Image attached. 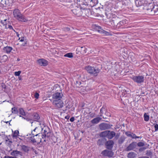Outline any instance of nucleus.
<instances>
[{
    "label": "nucleus",
    "instance_id": "f257e3e1",
    "mask_svg": "<svg viewBox=\"0 0 158 158\" xmlns=\"http://www.w3.org/2000/svg\"><path fill=\"white\" fill-rule=\"evenodd\" d=\"M13 14L14 17L18 21L21 22H26L27 20L25 18L24 16L21 14L20 10L15 9L13 10Z\"/></svg>",
    "mask_w": 158,
    "mask_h": 158
},
{
    "label": "nucleus",
    "instance_id": "f03ea898",
    "mask_svg": "<svg viewBox=\"0 0 158 158\" xmlns=\"http://www.w3.org/2000/svg\"><path fill=\"white\" fill-rule=\"evenodd\" d=\"M85 69L88 73L94 76H96L100 72V70L98 68L90 66L86 67Z\"/></svg>",
    "mask_w": 158,
    "mask_h": 158
},
{
    "label": "nucleus",
    "instance_id": "7ed1b4c3",
    "mask_svg": "<svg viewBox=\"0 0 158 158\" xmlns=\"http://www.w3.org/2000/svg\"><path fill=\"white\" fill-rule=\"evenodd\" d=\"M131 78L135 82L139 84L143 83L144 81V77L143 75L133 76Z\"/></svg>",
    "mask_w": 158,
    "mask_h": 158
},
{
    "label": "nucleus",
    "instance_id": "20e7f679",
    "mask_svg": "<svg viewBox=\"0 0 158 158\" xmlns=\"http://www.w3.org/2000/svg\"><path fill=\"white\" fill-rule=\"evenodd\" d=\"M44 128H41L40 127H36L35 129H34L32 131H31V134L33 136V137H37V136H39L40 137V136L41 134L40 133L41 131V130H43Z\"/></svg>",
    "mask_w": 158,
    "mask_h": 158
},
{
    "label": "nucleus",
    "instance_id": "39448f33",
    "mask_svg": "<svg viewBox=\"0 0 158 158\" xmlns=\"http://www.w3.org/2000/svg\"><path fill=\"white\" fill-rule=\"evenodd\" d=\"M52 102L53 105L56 108H61L63 106L64 103L61 100H52Z\"/></svg>",
    "mask_w": 158,
    "mask_h": 158
},
{
    "label": "nucleus",
    "instance_id": "423d86ee",
    "mask_svg": "<svg viewBox=\"0 0 158 158\" xmlns=\"http://www.w3.org/2000/svg\"><path fill=\"white\" fill-rule=\"evenodd\" d=\"M135 3L137 7L141 6H146L147 5L148 2L146 0H135Z\"/></svg>",
    "mask_w": 158,
    "mask_h": 158
},
{
    "label": "nucleus",
    "instance_id": "0eeeda50",
    "mask_svg": "<svg viewBox=\"0 0 158 158\" xmlns=\"http://www.w3.org/2000/svg\"><path fill=\"white\" fill-rule=\"evenodd\" d=\"M63 96V94L61 93L60 92L55 93L52 95L53 100H61V99Z\"/></svg>",
    "mask_w": 158,
    "mask_h": 158
},
{
    "label": "nucleus",
    "instance_id": "6e6552de",
    "mask_svg": "<svg viewBox=\"0 0 158 158\" xmlns=\"http://www.w3.org/2000/svg\"><path fill=\"white\" fill-rule=\"evenodd\" d=\"M102 155L109 157H111L113 155V153L111 150H106L102 152Z\"/></svg>",
    "mask_w": 158,
    "mask_h": 158
},
{
    "label": "nucleus",
    "instance_id": "1a4fd4ad",
    "mask_svg": "<svg viewBox=\"0 0 158 158\" xmlns=\"http://www.w3.org/2000/svg\"><path fill=\"white\" fill-rule=\"evenodd\" d=\"M137 143L136 142H133L130 143L126 148V150L130 151L133 150L137 146Z\"/></svg>",
    "mask_w": 158,
    "mask_h": 158
},
{
    "label": "nucleus",
    "instance_id": "9d476101",
    "mask_svg": "<svg viewBox=\"0 0 158 158\" xmlns=\"http://www.w3.org/2000/svg\"><path fill=\"white\" fill-rule=\"evenodd\" d=\"M37 63L40 65L44 66H46L48 64V61L42 59L37 60Z\"/></svg>",
    "mask_w": 158,
    "mask_h": 158
},
{
    "label": "nucleus",
    "instance_id": "9b49d317",
    "mask_svg": "<svg viewBox=\"0 0 158 158\" xmlns=\"http://www.w3.org/2000/svg\"><path fill=\"white\" fill-rule=\"evenodd\" d=\"M110 127V125L107 123H103L100 125V128L102 130L107 129Z\"/></svg>",
    "mask_w": 158,
    "mask_h": 158
},
{
    "label": "nucleus",
    "instance_id": "f8f14e48",
    "mask_svg": "<svg viewBox=\"0 0 158 158\" xmlns=\"http://www.w3.org/2000/svg\"><path fill=\"white\" fill-rule=\"evenodd\" d=\"M114 142L112 140H109L106 142V145L107 149H111L113 147Z\"/></svg>",
    "mask_w": 158,
    "mask_h": 158
},
{
    "label": "nucleus",
    "instance_id": "ddd939ff",
    "mask_svg": "<svg viewBox=\"0 0 158 158\" xmlns=\"http://www.w3.org/2000/svg\"><path fill=\"white\" fill-rule=\"evenodd\" d=\"M72 11L73 14L78 17L80 16L82 14L81 10L79 8H78V9H73Z\"/></svg>",
    "mask_w": 158,
    "mask_h": 158
},
{
    "label": "nucleus",
    "instance_id": "4468645a",
    "mask_svg": "<svg viewBox=\"0 0 158 158\" xmlns=\"http://www.w3.org/2000/svg\"><path fill=\"white\" fill-rule=\"evenodd\" d=\"M12 49V47L8 46L4 47L3 48L4 52L7 54L10 53Z\"/></svg>",
    "mask_w": 158,
    "mask_h": 158
},
{
    "label": "nucleus",
    "instance_id": "2eb2a0df",
    "mask_svg": "<svg viewBox=\"0 0 158 158\" xmlns=\"http://www.w3.org/2000/svg\"><path fill=\"white\" fill-rule=\"evenodd\" d=\"M31 118L35 121H38V120L40 118V117L39 114L37 113H34L31 115Z\"/></svg>",
    "mask_w": 158,
    "mask_h": 158
},
{
    "label": "nucleus",
    "instance_id": "dca6fc26",
    "mask_svg": "<svg viewBox=\"0 0 158 158\" xmlns=\"http://www.w3.org/2000/svg\"><path fill=\"white\" fill-rule=\"evenodd\" d=\"M11 155L15 157L18 156V155H22V152L17 150H13L11 153Z\"/></svg>",
    "mask_w": 158,
    "mask_h": 158
},
{
    "label": "nucleus",
    "instance_id": "f3484780",
    "mask_svg": "<svg viewBox=\"0 0 158 158\" xmlns=\"http://www.w3.org/2000/svg\"><path fill=\"white\" fill-rule=\"evenodd\" d=\"M146 9L147 10V13L149 15H154V11L155 10H153V7L152 8H150L148 6L146 7Z\"/></svg>",
    "mask_w": 158,
    "mask_h": 158
},
{
    "label": "nucleus",
    "instance_id": "a211bd4d",
    "mask_svg": "<svg viewBox=\"0 0 158 158\" xmlns=\"http://www.w3.org/2000/svg\"><path fill=\"white\" fill-rule=\"evenodd\" d=\"M102 118L100 117L96 118L91 121V122L93 124H97L102 119Z\"/></svg>",
    "mask_w": 158,
    "mask_h": 158
},
{
    "label": "nucleus",
    "instance_id": "6ab92c4d",
    "mask_svg": "<svg viewBox=\"0 0 158 158\" xmlns=\"http://www.w3.org/2000/svg\"><path fill=\"white\" fill-rule=\"evenodd\" d=\"M8 21L7 19H5L4 20H1L0 23L3 27L5 29H7V25L8 24L7 23Z\"/></svg>",
    "mask_w": 158,
    "mask_h": 158
},
{
    "label": "nucleus",
    "instance_id": "aec40b11",
    "mask_svg": "<svg viewBox=\"0 0 158 158\" xmlns=\"http://www.w3.org/2000/svg\"><path fill=\"white\" fill-rule=\"evenodd\" d=\"M127 21L126 20H123L119 22L117 25V27L119 28L121 26L123 25L126 23Z\"/></svg>",
    "mask_w": 158,
    "mask_h": 158
},
{
    "label": "nucleus",
    "instance_id": "412c9836",
    "mask_svg": "<svg viewBox=\"0 0 158 158\" xmlns=\"http://www.w3.org/2000/svg\"><path fill=\"white\" fill-rule=\"evenodd\" d=\"M7 59L8 57L6 55L0 56V60L1 61V62H5L7 61Z\"/></svg>",
    "mask_w": 158,
    "mask_h": 158
},
{
    "label": "nucleus",
    "instance_id": "4be33fe9",
    "mask_svg": "<svg viewBox=\"0 0 158 158\" xmlns=\"http://www.w3.org/2000/svg\"><path fill=\"white\" fill-rule=\"evenodd\" d=\"M115 135V133L113 131L110 132L109 131V133L108 134V138L111 139H112Z\"/></svg>",
    "mask_w": 158,
    "mask_h": 158
},
{
    "label": "nucleus",
    "instance_id": "5701e85b",
    "mask_svg": "<svg viewBox=\"0 0 158 158\" xmlns=\"http://www.w3.org/2000/svg\"><path fill=\"white\" fill-rule=\"evenodd\" d=\"M44 134H41V135L40 136H42V138L43 139H44V141H45L46 140L45 139V138L47 136V134H48V132H47V129H44Z\"/></svg>",
    "mask_w": 158,
    "mask_h": 158
},
{
    "label": "nucleus",
    "instance_id": "b1692460",
    "mask_svg": "<svg viewBox=\"0 0 158 158\" xmlns=\"http://www.w3.org/2000/svg\"><path fill=\"white\" fill-rule=\"evenodd\" d=\"M109 133V131H104L101 132L100 134V136L103 137H107L108 138Z\"/></svg>",
    "mask_w": 158,
    "mask_h": 158
},
{
    "label": "nucleus",
    "instance_id": "393cba45",
    "mask_svg": "<svg viewBox=\"0 0 158 158\" xmlns=\"http://www.w3.org/2000/svg\"><path fill=\"white\" fill-rule=\"evenodd\" d=\"M39 139H40V140L38 139L37 138H32V137H31V140L33 143L41 142V138H40Z\"/></svg>",
    "mask_w": 158,
    "mask_h": 158
},
{
    "label": "nucleus",
    "instance_id": "a878e982",
    "mask_svg": "<svg viewBox=\"0 0 158 158\" xmlns=\"http://www.w3.org/2000/svg\"><path fill=\"white\" fill-rule=\"evenodd\" d=\"M22 148L23 150L25 152H27L29 150V148L27 146L24 145L22 146Z\"/></svg>",
    "mask_w": 158,
    "mask_h": 158
},
{
    "label": "nucleus",
    "instance_id": "bb28decb",
    "mask_svg": "<svg viewBox=\"0 0 158 158\" xmlns=\"http://www.w3.org/2000/svg\"><path fill=\"white\" fill-rule=\"evenodd\" d=\"M99 31L100 33L106 35H111L110 33L107 32L103 30H101Z\"/></svg>",
    "mask_w": 158,
    "mask_h": 158
},
{
    "label": "nucleus",
    "instance_id": "cd10ccee",
    "mask_svg": "<svg viewBox=\"0 0 158 158\" xmlns=\"http://www.w3.org/2000/svg\"><path fill=\"white\" fill-rule=\"evenodd\" d=\"M81 52L83 54L86 53L87 49L85 47H81Z\"/></svg>",
    "mask_w": 158,
    "mask_h": 158
},
{
    "label": "nucleus",
    "instance_id": "c85d7f7f",
    "mask_svg": "<svg viewBox=\"0 0 158 158\" xmlns=\"http://www.w3.org/2000/svg\"><path fill=\"white\" fill-rule=\"evenodd\" d=\"M19 114L23 116H25L26 115L25 112L24 111V110L23 108H20L19 109Z\"/></svg>",
    "mask_w": 158,
    "mask_h": 158
},
{
    "label": "nucleus",
    "instance_id": "c756f323",
    "mask_svg": "<svg viewBox=\"0 0 158 158\" xmlns=\"http://www.w3.org/2000/svg\"><path fill=\"white\" fill-rule=\"evenodd\" d=\"M125 139V138L124 136L121 137L118 140V143L120 144H122L124 142Z\"/></svg>",
    "mask_w": 158,
    "mask_h": 158
},
{
    "label": "nucleus",
    "instance_id": "7c9ffc66",
    "mask_svg": "<svg viewBox=\"0 0 158 158\" xmlns=\"http://www.w3.org/2000/svg\"><path fill=\"white\" fill-rule=\"evenodd\" d=\"M64 56L71 58L73 57V54L72 52L67 53L64 55Z\"/></svg>",
    "mask_w": 158,
    "mask_h": 158
},
{
    "label": "nucleus",
    "instance_id": "2f4dec72",
    "mask_svg": "<svg viewBox=\"0 0 158 158\" xmlns=\"http://www.w3.org/2000/svg\"><path fill=\"white\" fill-rule=\"evenodd\" d=\"M12 113L14 114H17L18 113V111L17 110L16 108L14 107L12 108Z\"/></svg>",
    "mask_w": 158,
    "mask_h": 158
},
{
    "label": "nucleus",
    "instance_id": "473e14b6",
    "mask_svg": "<svg viewBox=\"0 0 158 158\" xmlns=\"http://www.w3.org/2000/svg\"><path fill=\"white\" fill-rule=\"evenodd\" d=\"M143 117L145 121L147 122L149 120V116L148 115H147L146 113H145L144 114Z\"/></svg>",
    "mask_w": 158,
    "mask_h": 158
},
{
    "label": "nucleus",
    "instance_id": "72a5a7b5",
    "mask_svg": "<svg viewBox=\"0 0 158 158\" xmlns=\"http://www.w3.org/2000/svg\"><path fill=\"white\" fill-rule=\"evenodd\" d=\"M135 156V153L133 152H131L128 154V157L129 158H134Z\"/></svg>",
    "mask_w": 158,
    "mask_h": 158
},
{
    "label": "nucleus",
    "instance_id": "f704fd0d",
    "mask_svg": "<svg viewBox=\"0 0 158 158\" xmlns=\"http://www.w3.org/2000/svg\"><path fill=\"white\" fill-rule=\"evenodd\" d=\"M152 6L153 7V10H155V11H154V14H158L157 12H158V6H156L155 7L152 4Z\"/></svg>",
    "mask_w": 158,
    "mask_h": 158
},
{
    "label": "nucleus",
    "instance_id": "c9c22d12",
    "mask_svg": "<svg viewBox=\"0 0 158 158\" xmlns=\"http://www.w3.org/2000/svg\"><path fill=\"white\" fill-rule=\"evenodd\" d=\"M19 133V131L18 130H15L13 135V137H17Z\"/></svg>",
    "mask_w": 158,
    "mask_h": 158
},
{
    "label": "nucleus",
    "instance_id": "e433bc0d",
    "mask_svg": "<svg viewBox=\"0 0 158 158\" xmlns=\"http://www.w3.org/2000/svg\"><path fill=\"white\" fill-rule=\"evenodd\" d=\"M131 137L132 139H137L139 138H140L139 137L136 136L135 134L133 133H132L131 134Z\"/></svg>",
    "mask_w": 158,
    "mask_h": 158
},
{
    "label": "nucleus",
    "instance_id": "4c0bfd02",
    "mask_svg": "<svg viewBox=\"0 0 158 158\" xmlns=\"http://www.w3.org/2000/svg\"><path fill=\"white\" fill-rule=\"evenodd\" d=\"M105 108L102 107L100 109V116H102V114L103 113L104 110H105Z\"/></svg>",
    "mask_w": 158,
    "mask_h": 158
},
{
    "label": "nucleus",
    "instance_id": "58836bf2",
    "mask_svg": "<svg viewBox=\"0 0 158 158\" xmlns=\"http://www.w3.org/2000/svg\"><path fill=\"white\" fill-rule=\"evenodd\" d=\"M103 140L102 139H99L98 140V144L99 145H102L103 144Z\"/></svg>",
    "mask_w": 158,
    "mask_h": 158
},
{
    "label": "nucleus",
    "instance_id": "ea45409f",
    "mask_svg": "<svg viewBox=\"0 0 158 158\" xmlns=\"http://www.w3.org/2000/svg\"><path fill=\"white\" fill-rule=\"evenodd\" d=\"M137 145L139 147H143L144 145L145 144L143 143L140 142L138 143Z\"/></svg>",
    "mask_w": 158,
    "mask_h": 158
},
{
    "label": "nucleus",
    "instance_id": "a19ab883",
    "mask_svg": "<svg viewBox=\"0 0 158 158\" xmlns=\"http://www.w3.org/2000/svg\"><path fill=\"white\" fill-rule=\"evenodd\" d=\"M89 116L91 118H93L95 116V114L94 113L90 112L89 113Z\"/></svg>",
    "mask_w": 158,
    "mask_h": 158
},
{
    "label": "nucleus",
    "instance_id": "79ce46f5",
    "mask_svg": "<svg viewBox=\"0 0 158 158\" xmlns=\"http://www.w3.org/2000/svg\"><path fill=\"white\" fill-rule=\"evenodd\" d=\"M132 133L130 131H127L125 132V135L129 137H131Z\"/></svg>",
    "mask_w": 158,
    "mask_h": 158
},
{
    "label": "nucleus",
    "instance_id": "37998d69",
    "mask_svg": "<svg viewBox=\"0 0 158 158\" xmlns=\"http://www.w3.org/2000/svg\"><path fill=\"white\" fill-rule=\"evenodd\" d=\"M25 120L27 121H29L30 122L31 124V126H32V123H34V122L32 121V119H30L29 118H26Z\"/></svg>",
    "mask_w": 158,
    "mask_h": 158
},
{
    "label": "nucleus",
    "instance_id": "c03bdc74",
    "mask_svg": "<svg viewBox=\"0 0 158 158\" xmlns=\"http://www.w3.org/2000/svg\"><path fill=\"white\" fill-rule=\"evenodd\" d=\"M96 29L98 30V31L100 33L99 31L101 30H103L102 29V27L99 26H96Z\"/></svg>",
    "mask_w": 158,
    "mask_h": 158
},
{
    "label": "nucleus",
    "instance_id": "a18cd8bd",
    "mask_svg": "<svg viewBox=\"0 0 158 158\" xmlns=\"http://www.w3.org/2000/svg\"><path fill=\"white\" fill-rule=\"evenodd\" d=\"M21 71H20L18 72H15V75L16 76H19L21 73Z\"/></svg>",
    "mask_w": 158,
    "mask_h": 158
},
{
    "label": "nucleus",
    "instance_id": "49530a36",
    "mask_svg": "<svg viewBox=\"0 0 158 158\" xmlns=\"http://www.w3.org/2000/svg\"><path fill=\"white\" fill-rule=\"evenodd\" d=\"M7 28H9L10 29V30H12L14 31L15 32V30H14L13 28V27L11 26V25H9V24H8L7 25Z\"/></svg>",
    "mask_w": 158,
    "mask_h": 158
},
{
    "label": "nucleus",
    "instance_id": "de8ad7c7",
    "mask_svg": "<svg viewBox=\"0 0 158 158\" xmlns=\"http://www.w3.org/2000/svg\"><path fill=\"white\" fill-rule=\"evenodd\" d=\"M154 125L155 131L158 130V125L157 124H155Z\"/></svg>",
    "mask_w": 158,
    "mask_h": 158
},
{
    "label": "nucleus",
    "instance_id": "09e8293b",
    "mask_svg": "<svg viewBox=\"0 0 158 158\" xmlns=\"http://www.w3.org/2000/svg\"><path fill=\"white\" fill-rule=\"evenodd\" d=\"M39 94L38 93L36 92L34 95V97L36 99H38L39 98Z\"/></svg>",
    "mask_w": 158,
    "mask_h": 158
},
{
    "label": "nucleus",
    "instance_id": "8fccbe9b",
    "mask_svg": "<svg viewBox=\"0 0 158 158\" xmlns=\"http://www.w3.org/2000/svg\"><path fill=\"white\" fill-rule=\"evenodd\" d=\"M146 149V148H145V147H142V148H140L139 149V151L140 152H141L143 151L144 150H145Z\"/></svg>",
    "mask_w": 158,
    "mask_h": 158
},
{
    "label": "nucleus",
    "instance_id": "3c124183",
    "mask_svg": "<svg viewBox=\"0 0 158 158\" xmlns=\"http://www.w3.org/2000/svg\"><path fill=\"white\" fill-rule=\"evenodd\" d=\"M70 30V28L68 27L64 28H63V30L66 31H69Z\"/></svg>",
    "mask_w": 158,
    "mask_h": 158
},
{
    "label": "nucleus",
    "instance_id": "603ef678",
    "mask_svg": "<svg viewBox=\"0 0 158 158\" xmlns=\"http://www.w3.org/2000/svg\"><path fill=\"white\" fill-rule=\"evenodd\" d=\"M3 158H17L16 157L10 156H5Z\"/></svg>",
    "mask_w": 158,
    "mask_h": 158
},
{
    "label": "nucleus",
    "instance_id": "864d4df0",
    "mask_svg": "<svg viewBox=\"0 0 158 158\" xmlns=\"http://www.w3.org/2000/svg\"><path fill=\"white\" fill-rule=\"evenodd\" d=\"M74 120H75V118H74V117H71L70 119V120L71 122H73L74 121Z\"/></svg>",
    "mask_w": 158,
    "mask_h": 158
},
{
    "label": "nucleus",
    "instance_id": "5fc2aeb1",
    "mask_svg": "<svg viewBox=\"0 0 158 158\" xmlns=\"http://www.w3.org/2000/svg\"><path fill=\"white\" fill-rule=\"evenodd\" d=\"M24 40V37H21V40H20L21 42H23Z\"/></svg>",
    "mask_w": 158,
    "mask_h": 158
},
{
    "label": "nucleus",
    "instance_id": "6e6d98bb",
    "mask_svg": "<svg viewBox=\"0 0 158 158\" xmlns=\"http://www.w3.org/2000/svg\"><path fill=\"white\" fill-rule=\"evenodd\" d=\"M139 158H149V157L147 156H143L139 157Z\"/></svg>",
    "mask_w": 158,
    "mask_h": 158
},
{
    "label": "nucleus",
    "instance_id": "4d7b16f0",
    "mask_svg": "<svg viewBox=\"0 0 158 158\" xmlns=\"http://www.w3.org/2000/svg\"><path fill=\"white\" fill-rule=\"evenodd\" d=\"M70 117V116L69 115H67V116H66L65 117V119H68Z\"/></svg>",
    "mask_w": 158,
    "mask_h": 158
},
{
    "label": "nucleus",
    "instance_id": "13d9d810",
    "mask_svg": "<svg viewBox=\"0 0 158 158\" xmlns=\"http://www.w3.org/2000/svg\"><path fill=\"white\" fill-rule=\"evenodd\" d=\"M16 34H17V36L18 37H19V33L18 32H17V33H16Z\"/></svg>",
    "mask_w": 158,
    "mask_h": 158
},
{
    "label": "nucleus",
    "instance_id": "bf43d9fd",
    "mask_svg": "<svg viewBox=\"0 0 158 158\" xmlns=\"http://www.w3.org/2000/svg\"><path fill=\"white\" fill-rule=\"evenodd\" d=\"M2 87H3V88L5 89V88H6V86L5 85H4V86H2Z\"/></svg>",
    "mask_w": 158,
    "mask_h": 158
},
{
    "label": "nucleus",
    "instance_id": "052dcab7",
    "mask_svg": "<svg viewBox=\"0 0 158 158\" xmlns=\"http://www.w3.org/2000/svg\"><path fill=\"white\" fill-rule=\"evenodd\" d=\"M22 118L24 119H26V118H25V117H23V116H22Z\"/></svg>",
    "mask_w": 158,
    "mask_h": 158
},
{
    "label": "nucleus",
    "instance_id": "680f3d73",
    "mask_svg": "<svg viewBox=\"0 0 158 158\" xmlns=\"http://www.w3.org/2000/svg\"><path fill=\"white\" fill-rule=\"evenodd\" d=\"M38 137H39V136H38ZM41 137H42V136H40V137H38V138L36 137V138H37V139H38L40 140V139H40V138H41Z\"/></svg>",
    "mask_w": 158,
    "mask_h": 158
},
{
    "label": "nucleus",
    "instance_id": "e2e57ef3",
    "mask_svg": "<svg viewBox=\"0 0 158 158\" xmlns=\"http://www.w3.org/2000/svg\"><path fill=\"white\" fill-rule=\"evenodd\" d=\"M20 60V59L19 58L17 59V61H19Z\"/></svg>",
    "mask_w": 158,
    "mask_h": 158
},
{
    "label": "nucleus",
    "instance_id": "0e129e2a",
    "mask_svg": "<svg viewBox=\"0 0 158 158\" xmlns=\"http://www.w3.org/2000/svg\"><path fill=\"white\" fill-rule=\"evenodd\" d=\"M20 117H21L22 118V116H21V115H19Z\"/></svg>",
    "mask_w": 158,
    "mask_h": 158
},
{
    "label": "nucleus",
    "instance_id": "69168bd1",
    "mask_svg": "<svg viewBox=\"0 0 158 158\" xmlns=\"http://www.w3.org/2000/svg\"><path fill=\"white\" fill-rule=\"evenodd\" d=\"M9 123V121H7V122H6V123Z\"/></svg>",
    "mask_w": 158,
    "mask_h": 158
},
{
    "label": "nucleus",
    "instance_id": "338daca9",
    "mask_svg": "<svg viewBox=\"0 0 158 158\" xmlns=\"http://www.w3.org/2000/svg\"><path fill=\"white\" fill-rule=\"evenodd\" d=\"M1 73V70L0 69V74Z\"/></svg>",
    "mask_w": 158,
    "mask_h": 158
},
{
    "label": "nucleus",
    "instance_id": "774afa93",
    "mask_svg": "<svg viewBox=\"0 0 158 158\" xmlns=\"http://www.w3.org/2000/svg\"><path fill=\"white\" fill-rule=\"evenodd\" d=\"M20 38H19V40H20Z\"/></svg>",
    "mask_w": 158,
    "mask_h": 158
}]
</instances>
